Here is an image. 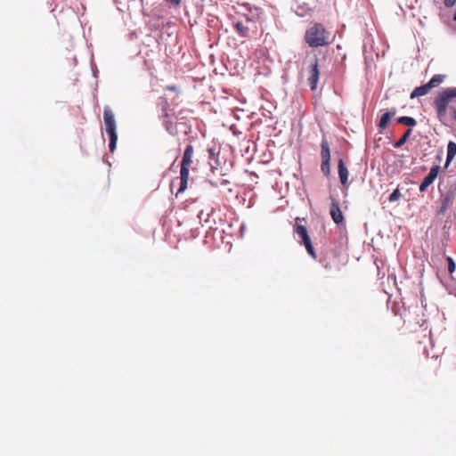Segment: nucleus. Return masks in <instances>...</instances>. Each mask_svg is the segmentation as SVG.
Segmentation results:
<instances>
[{
  "mask_svg": "<svg viewBox=\"0 0 456 456\" xmlns=\"http://www.w3.org/2000/svg\"><path fill=\"white\" fill-rule=\"evenodd\" d=\"M447 262H448V272L450 273H452L456 269V264L451 256L447 257Z\"/></svg>",
  "mask_w": 456,
  "mask_h": 456,
  "instance_id": "obj_20",
  "label": "nucleus"
},
{
  "mask_svg": "<svg viewBox=\"0 0 456 456\" xmlns=\"http://www.w3.org/2000/svg\"><path fill=\"white\" fill-rule=\"evenodd\" d=\"M164 111H165V114H164V118H165V119H164V124H165V126H166L167 129L168 130V129H169V126H172V124H173V123H172L171 121L167 120V118H168L169 115H168V113L167 112V109H164Z\"/></svg>",
  "mask_w": 456,
  "mask_h": 456,
  "instance_id": "obj_21",
  "label": "nucleus"
},
{
  "mask_svg": "<svg viewBox=\"0 0 456 456\" xmlns=\"http://www.w3.org/2000/svg\"><path fill=\"white\" fill-rule=\"evenodd\" d=\"M254 24V21L248 18L245 17L244 20H239L234 23V28L237 31V33L242 37H247L249 35V31L251 29V25Z\"/></svg>",
  "mask_w": 456,
  "mask_h": 456,
  "instance_id": "obj_10",
  "label": "nucleus"
},
{
  "mask_svg": "<svg viewBox=\"0 0 456 456\" xmlns=\"http://www.w3.org/2000/svg\"><path fill=\"white\" fill-rule=\"evenodd\" d=\"M166 1L171 3L174 6H177L180 4V0H166Z\"/></svg>",
  "mask_w": 456,
  "mask_h": 456,
  "instance_id": "obj_25",
  "label": "nucleus"
},
{
  "mask_svg": "<svg viewBox=\"0 0 456 456\" xmlns=\"http://www.w3.org/2000/svg\"><path fill=\"white\" fill-rule=\"evenodd\" d=\"M453 20L456 21V12L455 14L453 15Z\"/></svg>",
  "mask_w": 456,
  "mask_h": 456,
  "instance_id": "obj_26",
  "label": "nucleus"
},
{
  "mask_svg": "<svg viewBox=\"0 0 456 456\" xmlns=\"http://www.w3.org/2000/svg\"><path fill=\"white\" fill-rule=\"evenodd\" d=\"M446 76L436 74L425 85L416 87L411 94V99L427 95L431 89L438 87L445 79Z\"/></svg>",
  "mask_w": 456,
  "mask_h": 456,
  "instance_id": "obj_5",
  "label": "nucleus"
},
{
  "mask_svg": "<svg viewBox=\"0 0 456 456\" xmlns=\"http://www.w3.org/2000/svg\"><path fill=\"white\" fill-rule=\"evenodd\" d=\"M194 154V148L191 144L186 146L182 162H181V169H180V187L176 192V196L180 193H183L187 189L190 167L192 164V158Z\"/></svg>",
  "mask_w": 456,
  "mask_h": 456,
  "instance_id": "obj_3",
  "label": "nucleus"
},
{
  "mask_svg": "<svg viewBox=\"0 0 456 456\" xmlns=\"http://www.w3.org/2000/svg\"><path fill=\"white\" fill-rule=\"evenodd\" d=\"M395 115V110H394L393 112L387 111V112H385L384 114H382V116L379 119V128L381 130H384L387 126L389 119Z\"/></svg>",
  "mask_w": 456,
  "mask_h": 456,
  "instance_id": "obj_15",
  "label": "nucleus"
},
{
  "mask_svg": "<svg viewBox=\"0 0 456 456\" xmlns=\"http://www.w3.org/2000/svg\"><path fill=\"white\" fill-rule=\"evenodd\" d=\"M439 172V167L435 166L431 167L428 175L424 178L422 183L419 185V191L424 192L427 191L428 187L434 183L436 178L437 177Z\"/></svg>",
  "mask_w": 456,
  "mask_h": 456,
  "instance_id": "obj_12",
  "label": "nucleus"
},
{
  "mask_svg": "<svg viewBox=\"0 0 456 456\" xmlns=\"http://www.w3.org/2000/svg\"><path fill=\"white\" fill-rule=\"evenodd\" d=\"M295 232L302 239V242L304 243L308 254L315 259L316 253L313 247V244H312L311 239L308 235L306 228L304 225L297 224L296 228H295Z\"/></svg>",
  "mask_w": 456,
  "mask_h": 456,
  "instance_id": "obj_9",
  "label": "nucleus"
},
{
  "mask_svg": "<svg viewBox=\"0 0 456 456\" xmlns=\"http://www.w3.org/2000/svg\"><path fill=\"white\" fill-rule=\"evenodd\" d=\"M330 33L322 24L314 23L305 34V41L310 47H320L329 45Z\"/></svg>",
  "mask_w": 456,
  "mask_h": 456,
  "instance_id": "obj_2",
  "label": "nucleus"
},
{
  "mask_svg": "<svg viewBox=\"0 0 456 456\" xmlns=\"http://www.w3.org/2000/svg\"><path fill=\"white\" fill-rule=\"evenodd\" d=\"M306 70L308 73L307 80L310 85L311 90L314 91L317 88L320 76L319 60L315 54L308 61V67Z\"/></svg>",
  "mask_w": 456,
  "mask_h": 456,
  "instance_id": "obj_7",
  "label": "nucleus"
},
{
  "mask_svg": "<svg viewBox=\"0 0 456 456\" xmlns=\"http://www.w3.org/2000/svg\"><path fill=\"white\" fill-rule=\"evenodd\" d=\"M338 171L341 184L346 185L347 183L349 172L343 159H339L338 161Z\"/></svg>",
  "mask_w": 456,
  "mask_h": 456,
  "instance_id": "obj_13",
  "label": "nucleus"
},
{
  "mask_svg": "<svg viewBox=\"0 0 456 456\" xmlns=\"http://www.w3.org/2000/svg\"><path fill=\"white\" fill-rule=\"evenodd\" d=\"M453 193L448 192L441 199V205L448 208L453 203Z\"/></svg>",
  "mask_w": 456,
  "mask_h": 456,
  "instance_id": "obj_17",
  "label": "nucleus"
},
{
  "mask_svg": "<svg viewBox=\"0 0 456 456\" xmlns=\"http://www.w3.org/2000/svg\"><path fill=\"white\" fill-rule=\"evenodd\" d=\"M411 130L408 129L404 134L395 143V148L402 147L407 141L409 135L411 134Z\"/></svg>",
  "mask_w": 456,
  "mask_h": 456,
  "instance_id": "obj_18",
  "label": "nucleus"
},
{
  "mask_svg": "<svg viewBox=\"0 0 456 456\" xmlns=\"http://www.w3.org/2000/svg\"><path fill=\"white\" fill-rule=\"evenodd\" d=\"M436 117L444 121L448 113L456 120V87H447L439 92L433 101Z\"/></svg>",
  "mask_w": 456,
  "mask_h": 456,
  "instance_id": "obj_1",
  "label": "nucleus"
},
{
  "mask_svg": "<svg viewBox=\"0 0 456 456\" xmlns=\"http://www.w3.org/2000/svg\"><path fill=\"white\" fill-rule=\"evenodd\" d=\"M166 90L176 92L177 91V86H175V85L167 86H166Z\"/></svg>",
  "mask_w": 456,
  "mask_h": 456,
  "instance_id": "obj_24",
  "label": "nucleus"
},
{
  "mask_svg": "<svg viewBox=\"0 0 456 456\" xmlns=\"http://www.w3.org/2000/svg\"><path fill=\"white\" fill-rule=\"evenodd\" d=\"M456 156V142L451 141L448 142L447 145V158H446V164L447 167L451 161L454 159Z\"/></svg>",
  "mask_w": 456,
  "mask_h": 456,
  "instance_id": "obj_14",
  "label": "nucleus"
},
{
  "mask_svg": "<svg viewBox=\"0 0 456 456\" xmlns=\"http://www.w3.org/2000/svg\"><path fill=\"white\" fill-rule=\"evenodd\" d=\"M456 4V0H444V5L446 7H452Z\"/></svg>",
  "mask_w": 456,
  "mask_h": 456,
  "instance_id": "obj_22",
  "label": "nucleus"
},
{
  "mask_svg": "<svg viewBox=\"0 0 456 456\" xmlns=\"http://www.w3.org/2000/svg\"><path fill=\"white\" fill-rule=\"evenodd\" d=\"M397 122L399 124H403V125H405V126H416L417 122L416 120L411 118V117H406V116H403V117H400L398 119H397Z\"/></svg>",
  "mask_w": 456,
  "mask_h": 456,
  "instance_id": "obj_16",
  "label": "nucleus"
},
{
  "mask_svg": "<svg viewBox=\"0 0 456 456\" xmlns=\"http://www.w3.org/2000/svg\"><path fill=\"white\" fill-rule=\"evenodd\" d=\"M446 76L436 74L425 85L416 87L411 94V99L427 95L431 89L438 87L445 79Z\"/></svg>",
  "mask_w": 456,
  "mask_h": 456,
  "instance_id": "obj_6",
  "label": "nucleus"
},
{
  "mask_svg": "<svg viewBox=\"0 0 456 456\" xmlns=\"http://www.w3.org/2000/svg\"><path fill=\"white\" fill-rule=\"evenodd\" d=\"M330 214L335 224H341L344 223L345 218L340 209L339 203L337 200L333 198H331Z\"/></svg>",
  "mask_w": 456,
  "mask_h": 456,
  "instance_id": "obj_11",
  "label": "nucleus"
},
{
  "mask_svg": "<svg viewBox=\"0 0 456 456\" xmlns=\"http://www.w3.org/2000/svg\"><path fill=\"white\" fill-rule=\"evenodd\" d=\"M321 171L328 177L330 175V150L328 141L324 138L321 143Z\"/></svg>",
  "mask_w": 456,
  "mask_h": 456,
  "instance_id": "obj_8",
  "label": "nucleus"
},
{
  "mask_svg": "<svg viewBox=\"0 0 456 456\" xmlns=\"http://www.w3.org/2000/svg\"><path fill=\"white\" fill-rule=\"evenodd\" d=\"M402 196L399 189H395L389 196V201L393 202L397 200Z\"/></svg>",
  "mask_w": 456,
  "mask_h": 456,
  "instance_id": "obj_19",
  "label": "nucleus"
},
{
  "mask_svg": "<svg viewBox=\"0 0 456 456\" xmlns=\"http://www.w3.org/2000/svg\"><path fill=\"white\" fill-rule=\"evenodd\" d=\"M447 209H448L447 208H445V207H444V206H442V205H441V206H440V208H438V210H437L436 214H437L438 216H440V215H444V214L446 212V210H447Z\"/></svg>",
  "mask_w": 456,
  "mask_h": 456,
  "instance_id": "obj_23",
  "label": "nucleus"
},
{
  "mask_svg": "<svg viewBox=\"0 0 456 456\" xmlns=\"http://www.w3.org/2000/svg\"><path fill=\"white\" fill-rule=\"evenodd\" d=\"M103 121L105 126V131L110 137L109 148L111 152L116 149L118 134L116 133V121L115 117L109 106L103 109Z\"/></svg>",
  "mask_w": 456,
  "mask_h": 456,
  "instance_id": "obj_4",
  "label": "nucleus"
}]
</instances>
